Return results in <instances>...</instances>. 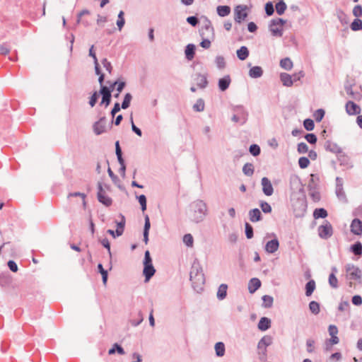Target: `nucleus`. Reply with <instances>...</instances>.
Here are the masks:
<instances>
[{"instance_id": "obj_1", "label": "nucleus", "mask_w": 362, "mask_h": 362, "mask_svg": "<svg viewBox=\"0 0 362 362\" xmlns=\"http://www.w3.org/2000/svg\"><path fill=\"white\" fill-rule=\"evenodd\" d=\"M207 215L208 206L204 201L197 199L190 204L189 216L192 222L199 223L204 221Z\"/></svg>"}, {"instance_id": "obj_2", "label": "nucleus", "mask_w": 362, "mask_h": 362, "mask_svg": "<svg viewBox=\"0 0 362 362\" xmlns=\"http://www.w3.org/2000/svg\"><path fill=\"white\" fill-rule=\"evenodd\" d=\"M190 281L194 290L199 293L203 290L205 277L199 262L194 261L190 271Z\"/></svg>"}, {"instance_id": "obj_3", "label": "nucleus", "mask_w": 362, "mask_h": 362, "mask_svg": "<svg viewBox=\"0 0 362 362\" xmlns=\"http://www.w3.org/2000/svg\"><path fill=\"white\" fill-rule=\"evenodd\" d=\"M286 23L282 18H276L271 21L269 30L273 36L281 37L283 35V25Z\"/></svg>"}, {"instance_id": "obj_4", "label": "nucleus", "mask_w": 362, "mask_h": 362, "mask_svg": "<svg viewBox=\"0 0 362 362\" xmlns=\"http://www.w3.org/2000/svg\"><path fill=\"white\" fill-rule=\"evenodd\" d=\"M249 7L247 5H238L234 8V20L238 23L244 21L248 14Z\"/></svg>"}, {"instance_id": "obj_5", "label": "nucleus", "mask_w": 362, "mask_h": 362, "mask_svg": "<svg viewBox=\"0 0 362 362\" xmlns=\"http://www.w3.org/2000/svg\"><path fill=\"white\" fill-rule=\"evenodd\" d=\"M346 272L347 278L361 282L362 271L358 267L352 264H348L346 265Z\"/></svg>"}, {"instance_id": "obj_6", "label": "nucleus", "mask_w": 362, "mask_h": 362, "mask_svg": "<svg viewBox=\"0 0 362 362\" xmlns=\"http://www.w3.org/2000/svg\"><path fill=\"white\" fill-rule=\"evenodd\" d=\"M332 226L327 221H325L323 224L318 227L319 236L322 239H328L332 235Z\"/></svg>"}, {"instance_id": "obj_7", "label": "nucleus", "mask_w": 362, "mask_h": 362, "mask_svg": "<svg viewBox=\"0 0 362 362\" xmlns=\"http://www.w3.org/2000/svg\"><path fill=\"white\" fill-rule=\"evenodd\" d=\"M97 197L98 201L105 206H109L112 204V199L107 195L101 182L98 183Z\"/></svg>"}, {"instance_id": "obj_8", "label": "nucleus", "mask_w": 362, "mask_h": 362, "mask_svg": "<svg viewBox=\"0 0 362 362\" xmlns=\"http://www.w3.org/2000/svg\"><path fill=\"white\" fill-rule=\"evenodd\" d=\"M235 112L236 114H235L231 118L232 121L234 122L245 124L247 119V113L242 107H236Z\"/></svg>"}, {"instance_id": "obj_9", "label": "nucleus", "mask_w": 362, "mask_h": 362, "mask_svg": "<svg viewBox=\"0 0 362 362\" xmlns=\"http://www.w3.org/2000/svg\"><path fill=\"white\" fill-rule=\"evenodd\" d=\"M107 124L105 117H101L98 122L93 124L94 132L97 135H100L107 131Z\"/></svg>"}, {"instance_id": "obj_10", "label": "nucleus", "mask_w": 362, "mask_h": 362, "mask_svg": "<svg viewBox=\"0 0 362 362\" xmlns=\"http://www.w3.org/2000/svg\"><path fill=\"white\" fill-rule=\"evenodd\" d=\"M336 194L338 199L342 202L346 201L345 192L343 189V180L341 178L337 177L336 178Z\"/></svg>"}, {"instance_id": "obj_11", "label": "nucleus", "mask_w": 362, "mask_h": 362, "mask_svg": "<svg viewBox=\"0 0 362 362\" xmlns=\"http://www.w3.org/2000/svg\"><path fill=\"white\" fill-rule=\"evenodd\" d=\"M261 185L262 192L266 196H272L274 193V188L271 181L266 177L262 178Z\"/></svg>"}, {"instance_id": "obj_12", "label": "nucleus", "mask_w": 362, "mask_h": 362, "mask_svg": "<svg viewBox=\"0 0 362 362\" xmlns=\"http://www.w3.org/2000/svg\"><path fill=\"white\" fill-rule=\"evenodd\" d=\"M346 112L349 115H358L361 112V107L351 100H349L345 105Z\"/></svg>"}, {"instance_id": "obj_13", "label": "nucleus", "mask_w": 362, "mask_h": 362, "mask_svg": "<svg viewBox=\"0 0 362 362\" xmlns=\"http://www.w3.org/2000/svg\"><path fill=\"white\" fill-rule=\"evenodd\" d=\"M351 232L356 235L362 234V221L358 218H354L350 226Z\"/></svg>"}, {"instance_id": "obj_14", "label": "nucleus", "mask_w": 362, "mask_h": 362, "mask_svg": "<svg viewBox=\"0 0 362 362\" xmlns=\"http://www.w3.org/2000/svg\"><path fill=\"white\" fill-rule=\"evenodd\" d=\"M279 247V242L275 237L273 240L268 241L266 245L264 250L267 253L272 254L278 250Z\"/></svg>"}, {"instance_id": "obj_15", "label": "nucleus", "mask_w": 362, "mask_h": 362, "mask_svg": "<svg viewBox=\"0 0 362 362\" xmlns=\"http://www.w3.org/2000/svg\"><path fill=\"white\" fill-rule=\"evenodd\" d=\"M272 343V337L269 335L264 336L258 342L257 348L262 350L263 354H265L267 349L266 348L271 345Z\"/></svg>"}, {"instance_id": "obj_16", "label": "nucleus", "mask_w": 362, "mask_h": 362, "mask_svg": "<svg viewBox=\"0 0 362 362\" xmlns=\"http://www.w3.org/2000/svg\"><path fill=\"white\" fill-rule=\"evenodd\" d=\"M155 272L156 269L153 264H144L143 274L145 276V281H148Z\"/></svg>"}, {"instance_id": "obj_17", "label": "nucleus", "mask_w": 362, "mask_h": 362, "mask_svg": "<svg viewBox=\"0 0 362 362\" xmlns=\"http://www.w3.org/2000/svg\"><path fill=\"white\" fill-rule=\"evenodd\" d=\"M119 217L120 220H119V221L116 220L115 221L116 223V226H117L115 233H117V235H122L124 230L126 219H125V217L122 214H119Z\"/></svg>"}, {"instance_id": "obj_18", "label": "nucleus", "mask_w": 362, "mask_h": 362, "mask_svg": "<svg viewBox=\"0 0 362 362\" xmlns=\"http://www.w3.org/2000/svg\"><path fill=\"white\" fill-rule=\"evenodd\" d=\"M231 83V78L229 75H226L223 78L218 80V88L221 91L226 90Z\"/></svg>"}, {"instance_id": "obj_19", "label": "nucleus", "mask_w": 362, "mask_h": 362, "mask_svg": "<svg viewBox=\"0 0 362 362\" xmlns=\"http://www.w3.org/2000/svg\"><path fill=\"white\" fill-rule=\"evenodd\" d=\"M194 80L199 88H205L208 85V81L206 75L197 74Z\"/></svg>"}, {"instance_id": "obj_20", "label": "nucleus", "mask_w": 362, "mask_h": 362, "mask_svg": "<svg viewBox=\"0 0 362 362\" xmlns=\"http://www.w3.org/2000/svg\"><path fill=\"white\" fill-rule=\"evenodd\" d=\"M325 148L327 151L332 152L334 153H340L342 152V149L337 144L331 142L329 141H326Z\"/></svg>"}, {"instance_id": "obj_21", "label": "nucleus", "mask_w": 362, "mask_h": 362, "mask_svg": "<svg viewBox=\"0 0 362 362\" xmlns=\"http://www.w3.org/2000/svg\"><path fill=\"white\" fill-rule=\"evenodd\" d=\"M261 286V281L257 278H252L248 284V290L250 293H255Z\"/></svg>"}, {"instance_id": "obj_22", "label": "nucleus", "mask_w": 362, "mask_h": 362, "mask_svg": "<svg viewBox=\"0 0 362 362\" xmlns=\"http://www.w3.org/2000/svg\"><path fill=\"white\" fill-rule=\"evenodd\" d=\"M258 329L261 331H266L271 327V320L266 317H262L258 323Z\"/></svg>"}, {"instance_id": "obj_23", "label": "nucleus", "mask_w": 362, "mask_h": 362, "mask_svg": "<svg viewBox=\"0 0 362 362\" xmlns=\"http://www.w3.org/2000/svg\"><path fill=\"white\" fill-rule=\"evenodd\" d=\"M195 49H196V47L193 44H188L186 46L185 50V54L186 58L189 61H191L194 57Z\"/></svg>"}, {"instance_id": "obj_24", "label": "nucleus", "mask_w": 362, "mask_h": 362, "mask_svg": "<svg viewBox=\"0 0 362 362\" xmlns=\"http://www.w3.org/2000/svg\"><path fill=\"white\" fill-rule=\"evenodd\" d=\"M228 285L226 284H221L217 291L216 296L220 300L226 298L227 296Z\"/></svg>"}, {"instance_id": "obj_25", "label": "nucleus", "mask_w": 362, "mask_h": 362, "mask_svg": "<svg viewBox=\"0 0 362 362\" xmlns=\"http://www.w3.org/2000/svg\"><path fill=\"white\" fill-rule=\"evenodd\" d=\"M151 227V223L148 215L145 216V223L144 227V242L147 244L148 242V233Z\"/></svg>"}, {"instance_id": "obj_26", "label": "nucleus", "mask_w": 362, "mask_h": 362, "mask_svg": "<svg viewBox=\"0 0 362 362\" xmlns=\"http://www.w3.org/2000/svg\"><path fill=\"white\" fill-rule=\"evenodd\" d=\"M346 93L352 99L355 100H360L362 98V95L359 92L354 91L351 86H347L345 87Z\"/></svg>"}, {"instance_id": "obj_27", "label": "nucleus", "mask_w": 362, "mask_h": 362, "mask_svg": "<svg viewBox=\"0 0 362 362\" xmlns=\"http://www.w3.org/2000/svg\"><path fill=\"white\" fill-rule=\"evenodd\" d=\"M263 74L262 69L259 66L252 67L249 71V76L252 78H260Z\"/></svg>"}, {"instance_id": "obj_28", "label": "nucleus", "mask_w": 362, "mask_h": 362, "mask_svg": "<svg viewBox=\"0 0 362 362\" xmlns=\"http://www.w3.org/2000/svg\"><path fill=\"white\" fill-rule=\"evenodd\" d=\"M250 220L252 222H257L262 220V214L258 209H253L249 211Z\"/></svg>"}, {"instance_id": "obj_29", "label": "nucleus", "mask_w": 362, "mask_h": 362, "mask_svg": "<svg viewBox=\"0 0 362 362\" xmlns=\"http://www.w3.org/2000/svg\"><path fill=\"white\" fill-rule=\"evenodd\" d=\"M280 79L283 85L287 87L291 86L293 83L292 76L287 73H281L280 75Z\"/></svg>"}, {"instance_id": "obj_30", "label": "nucleus", "mask_w": 362, "mask_h": 362, "mask_svg": "<svg viewBox=\"0 0 362 362\" xmlns=\"http://www.w3.org/2000/svg\"><path fill=\"white\" fill-rule=\"evenodd\" d=\"M214 349H215L216 355L218 357H222L225 355L226 347H225V344L223 342L219 341V342L216 343L215 346H214Z\"/></svg>"}, {"instance_id": "obj_31", "label": "nucleus", "mask_w": 362, "mask_h": 362, "mask_svg": "<svg viewBox=\"0 0 362 362\" xmlns=\"http://www.w3.org/2000/svg\"><path fill=\"white\" fill-rule=\"evenodd\" d=\"M236 53L238 59L242 61L246 59L249 56V50L245 46H242L237 50Z\"/></svg>"}, {"instance_id": "obj_32", "label": "nucleus", "mask_w": 362, "mask_h": 362, "mask_svg": "<svg viewBox=\"0 0 362 362\" xmlns=\"http://www.w3.org/2000/svg\"><path fill=\"white\" fill-rule=\"evenodd\" d=\"M337 272V269L335 267L332 268V273L329 274V284L330 286L334 288H337L338 287V280L335 276V274Z\"/></svg>"}, {"instance_id": "obj_33", "label": "nucleus", "mask_w": 362, "mask_h": 362, "mask_svg": "<svg viewBox=\"0 0 362 362\" xmlns=\"http://www.w3.org/2000/svg\"><path fill=\"white\" fill-rule=\"evenodd\" d=\"M216 11L219 16L225 17L230 14V8L228 6H218Z\"/></svg>"}, {"instance_id": "obj_34", "label": "nucleus", "mask_w": 362, "mask_h": 362, "mask_svg": "<svg viewBox=\"0 0 362 362\" xmlns=\"http://www.w3.org/2000/svg\"><path fill=\"white\" fill-rule=\"evenodd\" d=\"M280 66L285 70H291L293 67V62L290 58L286 57L280 61Z\"/></svg>"}, {"instance_id": "obj_35", "label": "nucleus", "mask_w": 362, "mask_h": 362, "mask_svg": "<svg viewBox=\"0 0 362 362\" xmlns=\"http://www.w3.org/2000/svg\"><path fill=\"white\" fill-rule=\"evenodd\" d=\"M315 289V282L314 280H310L305 285V295L310 296Z\"/></svg>"}, {"instance_id": "obj_36", "label": "nucleus", "mask_w": 362, "mask_h": 362, "mask_svg": "<svg viewBox=\"0 0 362 362\" xmlns=\"http://www.w3.org/2000/svg\"><path fill=\"white\" fill-rule=\"evenodd\" d=\"M243 173L248 177H250L254 173V166L252 163H247L243 167Z\"/></svg>"}, {"instance_id": "obj_37", "label": "nucleus", "mask_w": 362, "mask_h": 362, "mask_svg": "<svg viewBox=\"0 0 362 362\" xmlns=\"http://www.w3.org/2000/svg\"><path fill=\"white\" fill-rule=\"evenodd\" d=\"M215 64H216V67L220 70L225 69L226 65L225 58L221 55L216 57Z\"/></svg>"}, {"instance_id": "obj_38", "label": "nucleus", "mask_w": 362, "mask_h": 362, "mask_svg": "<svg viewBox=\"0 0 362 362\" xmlns=\"http://www.w3.org/2000/svg\"><path fill=\"white\" fill-rule=\"evenodd\" d=\"M124 13L122 11H120L118 13V19L117 21V26L118 28V30L120 31L123 28L124 24H125V20L124 18Z\"/></svg>"}, {"instance_id": "obj_39", "label": "nucleus", "mask_w": 362, "mask_h": 362, "mask_svg": "<svg viewBox=\"0 0 362 362\" xmlns=\"http://www.w3.org/2000/svg\"><path fill=\"white\" fill-rule=\"evenodd\" d=\"M313 216L315 217V218H325L327 216V212L323 208L316 209L314 211Z\"/></svg>"}, {"instance_id": "obj_40", "label": "nucleus", "mask_w": 362, "mask_h": 362, "mask_svg": "<svg viewBox=\"0 0 362 362\" xmlns=\"http://www.w3.org/2000/svg\"><path fill=\"white\" fill-rule=\"evenodd\" d=\"M351 250L356 255H361L362 244L360 242H356L351 247Z\"/></svg>"}, {"instance_id": "obj_41", "label": "nucleus", "mask_w": 362, "mask_h": 362, "mask_svg": "<svg viewBox=\"0 0 362 362\" xmlns=\"http://www.w3.org/2000/svg\"><path fill=\"white\" fill-rule=\"evenodd\" d=\"M351 29L354 31H358L362 30V21L359 18H356L351 23Z\"/></svg>"}, {"instance_id": "obj_42", "label": "nucleus", "mask_w": 362, "mask_h": 362, "mask_svg": "<svg viewBox=\"0 0 362 362\" xmlns=\"http://www.w3.org/2000/svg\"><path fill=\"white\" fill-rule=\"evenodd\" d=\"M318 180V177L313 175H310V180L308 183V187L309 191H312L317 188V181Z\"/></svg>"}, {"instance_id": "obj_43", "label": "nucleus", "mask_w": 362, "mask_h": 362, "mask_svg": "<svg viewBox=\"0 0 362 362\" xmlns=\"http://www.w3.org/2000/svg\"><path fill=\"white\" fill-rule=\"evenodd\" d=\"M262 300H263L262 306L264 308H271L272 306L274 299L272 296H268V295H264L262 297Z\"/></svg>"}, {"instance_id": "obj_44", "label": "nucleus", "mask_w": 362, "mask_h": 362, "mask_svg": "<svg viewBox=\"0 0 362 362\" xmlns=\"http://www.w3.org/2000/svg\"><path fill=\"white\" fill-rule=\"evenodd\" d=\"M132 99V95L129 93H126L124 95L123 102L121 105V107L124 110L127 109L130 105Z\"/></svg>"}, {"instance_id": "obj_45", "label": "nucleus", "mask_w": 362, "mask_h": 362, "mask_svg": "<svg viewBox=\"0 0 362 362\" xmlns=\"http://www.w3.org/2000/svg\"><path fill=\"white\" fill-rule=\"evenodd\" d=\"M193 109L197 112H202L204 110V102L202 99H198L193 105Z\"/></svg>"}, {"instance_id": "obj_46", "label": "nucleus", "mask_w": 362, "mask_h": 362, "mask_svg": "<svg viewBox=\"0 0 362 362\" xmlns=\"http://www.w3.org/2000/svg\"><path fill=\"white\" fill-rule=\"evenodd\" d=\"M286 4L283 1H280L276 4V11L279 15H282L286 9Z\"/></svg>"}, {"instance_id": "obj_47", "label": "nucleus", "mask_w": 362, "mask_h": 362, "mask_svg": "<svg viewBox=\"0 0 362 362\" xmlns=\"http://www.w3.org/2000/svg\"><path fill=\"white\" fill-rule=\"evenodd\" d=\"M183 243L187 246V247H193V244H194V238L192 237V235L189 233L188 234H185L184 236H183Z\"/></svg>"}, {"instance_id": "obj_48", "label": "nucleus", "mask_w": 362, "mask_h": 362, "mask_svg": "<svg viewBox=\"0 0 362 362\" xmlns=\"http://www.w3.org/2000/svg\"><path fill=\"white\" fill-rule=\"evenodd\" d=\"M310 310L315 315H317L320 313V305L316 301H311L309 303Z\"/></svg>"}, {"instance_id": "obj_49", "label": "nucleus", "mask_w": 362, "mask_h": 362, "mask_svg": "<svg viewBox=\"0 0 362 362\" xmlns=\"http://www.w3.org/2000/svg\"><path fill=\"white\" fill-rule=\"evenodd\" d=\"M260 208L262 211L265 214H269L272 212V206L270 204L264 201H261L259 203Z\"/></svg>"}, {"instance_id": "obj_50", "label": "nucleus", "mask_w": 362, "mask_h": 362, "mask_svg": "<svg viewBox=\"0 0 362 362\" xmlns=\"http://www.w3.org/2000/svg\"><path fill=\"white\" fill-rule=\"evenodd\" d=\"M325 116V111L324 110L322 109H318L317 110L314 114H313V117L315 118V119L317 122H320L322 118L324 117Z\"/></svg>"}, {"instance_id": "obj_51", "label": "nucleus", "mask_w": 362, "mask_h": 362, "mask_svg": "<svg viewBox=\"0 0 362 362\" xmlns=\"http://www.w3.org/2000/svg\"><path fill=\"white\" fill-rule=\"evenodd\" d=\"M303 126L306 130L312 131L315 127V124L311 119H306L303 122Z\"/></svg>"}, {"instance_id": "obj_52", "label": "nucleus", "mask_w": 362, "mask_h": 362, "mask_svg": "<svg viewBox=\"0 0 362 362\" xmlns=\"http://www.w3.org/2000/svg\"><path fill=\"white\" fill-rule=\"evenodd\" d=\"M100 242L102 244V245L105 248H106L107 250V252H108L110 259H112V252H111V250H110V242L107 240V238H103V239L100 240Z\"/></svg>"}, {"instance_id": "obj_53", "label": "nucleus", "mask_w": 362, "mask_h": 362, "mask_svg": "<svg viewBox=\"0 0 362 362\" xmlns=\"http://www.w3.org/2000/svg\"><path fill=\"white\" fill-rule=\"evenodd\" d=\"M137 199L139 201V203L141 205V209L142 211H144L146 210V197L145 195L141 194L139 197H137Z\"/></svg>"}, {"instance_id": "obj_54", "label": "nucleus", "mask_w": 362, "mask_h": 362, "mask_svg": "<svg viewBox=\"0 0 362 362\" xmlns=\"http://www.w3.org/2000/svg\"><path fill=\"white\" fill-rule=\"evenodd\" d=\"M310 164V160L306 157H300L298 160V165L300 168H306Z\"/></svg>"}, {"instance_id": "obj_55", "label": "nucleus", "mask_w": 362, "mask_h": 362, "mask_svg": "<svg viewBox=\"0 0 362 362\" xmlns=\"http://www.w3.org/2000/svg\"><path fill=\"white\" fill-rule=\"evenodd\" d=\"M249 151H250V153L254 156H257L258 155H259L260 153V148L258 145L257 144H252L250 146V148H249Z\"/></svg>"}, {"instance_id": "obj_56", "label": "nucleus", "mask_w": 362, "mask_h": 362, "mask_svg": "<svg viewBox=\"0 0 362 362\" xmlns=\"http://www.w3.org/2000/svg\"><path fill=\"white\" fill-rule=\"evenodd\" d=\"M101 62H102L103 67L105 69V70L109 74H111L112 71V66L111 63L106 58L103 59Z\"/></svg>"}, {"instance_id": "obj_57", "label": "nucleus", "mask_w": 362, "mask_h": 362, "mask_svg": "<svg viewBox=\"0 0 362 362\" xmlns=\"http://www.w3.org/2000/svg\"><path fill=\"white\" fill-rule=\"evenodd\" d=\"M297 151L299 153H305L308 151V146L304 142H300L298 144Z\"/></svg>"}, {"instance_id": "obj_58", "label": "nucleus", "mask_w": 362, "mask_h": 362, "mask_svg": "<svg viewBox=\"0 0 362 362\" xmlns=\"http://www.w3.org/2000/svg\"><path fill=\"white\" fill-rule=\"evenodd\" d=\"M245 226L246 237L248 239L252 238L253 237V228H252V226L250 224H249L248 223H246Z\"/></svg>"}, {"instance_id": "obj_59", "label": "nucleus", "mask_w": 362, "mask_h": 362, "mask_svg": "<svg viewBox=\"0 0 362 362\" xmlns=\"http://www.w3.org/2000/svg\"><path fill=\"white\" fill-rule=\"evenodd\" d=\"M111 96H112V95H102V100L100 102V105H104L105 107H107L111 102Z\"/></svg>"}, {"instance_id": "obj_60", "label": "nucleus", "mask_w": 362, "mask_h": 362, "mask_svg": "<svg viewBox=\"0 0 362 362\" xmlns=\"http://www.w3.org/2000/svg\"><path fill=\"white\" fill-rule=\"evenodd\" d=\"M315 341L312 339H308L306 341L307 351L312 353L314 351Z\"/></svg>"}, {"instance_id": "obj_61", "label": "nucleus", "mask_w": 362, "mask_h": 362, "mask_svg": "<svg viewBox=\"0 0 362 362\" xmlns=\"http://www.w3.org/2000/svg\"><path fill=\"white\" fill-rule=\"evenodd\" d=\"M305 139L311 144H315L317 142V136L314 134H307Z\"/></svg>"}, {"instance_id": "obj_62", "label": "nucleus", "mask_w": 362, "mask_h": 362, "mask_svg": "<svg viewBox=\"0 0 362 362\" xmlns=\"http://www.w3.org/2000/svg\"><path fill=\"white\" fill-rule=\"evenodd\" d=\"M98 96H99V93L97 91H95L93 93V94L90 98L89 105L92 107L95 106V105L98 100Z\"/></svg>"}, {"instance_id": "obj_63", "label": "nucleus", "mask_w": 362, "mask_h": 362, "mask_svg": "<svg viewBox=\"0 0 362 362\" xmlns=\"http://www.w3.org/2000/svg\"><path fill=\"white\" fill-rule=\"evenodd\" d=\"M349 303L347 300L341 301L339 304L338 310L342 312L349 309Z\"/></svg>"}, {"instance_id": "obj_64", "label": "nucleus", "mask_w": 362, "mask_h": 362, "mask_svg": "<svg viewBox=\"0 0 362 362\" xmlns=\"http://www.w3.org/2000/svg\"><path fill=\"white\" fill-rule=\"evenodd\" d=\"M353 14L357 18L362 16V7L360 5H356L353 9Z\"/></svg>"}]
</instances>
